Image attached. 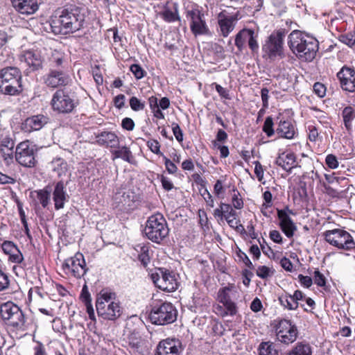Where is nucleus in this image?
I'll return each instance as SVG.
<instances>
[{
	"label": "nucleus",
	"instance_id": "nucleus-2",
	"mask_svg": "<svg viewBox=\"0 0 355 355\" xmlns=\"http://www.w3.org/2000/svg\"><path fill=\"white\" fill-rule=\"evenodd\" d=\"M84 16L78 8L63 10L59 17H55L46 27L55 35L68 34L81 28Z\"/></svg>",
	"mask_w": 355,
	"mask_h": 355
},
{
	"label": "nucleus",
	"instance_id": "nucleus-21",
	"mask_svg": "<svg viewBox=\"0 0 355 355\" xmlns=\"http://www.w3.org/2000/svg\"><path fill=\"white\" fill-rule=\"evenodd\" d=\"M44 84L52 88L64 86L69 84L71 79L64 72L59 70L51 69L43 77Z\"/></svg>",
	"mask_w": 355,
	"mask_h": 355
},
{
	"label": "nucleus",
	"instance_id": "nucleus-31",
	"mask_svg": "<svg viewBox=\"0 0 355 355\" xmlns=\"http://www.w3.org/2000/svg\"><path fill=\"white\" fill-rule=\"evenodd\" d=\"M214 216L215 218H220L223 219H228L231 217L237 216L236 212L233 209L231 204L220 202L219 207L214 211Z\"/></svg>",
	"mask_w": 355,
	"mask_h": 355
},
{
	"label": "nucleus",
	"instance_id": "nucleus-16",
	"mask_svg": "<svg viewBox=\"0 0 355 355\" xmlns=\"http://www.w3.org/2000/svg\"><path fill=\"white\" fill-rule=\"evenodd\" d=\"M62 269L67 275L76 278L82 277L87 271L83 254L78 252L73 257L67 259L62 264Z\"/></svg>",
	"mask_w": 355,
	"mask_h": 355
},
{
	"label": "nucleus",
	"instance_id": "nucleus-22",
	"mask_svg": "<svg viewBox=\"0 0 355 355\" xmlns=\"http://www.w3.org/2000/svg\"><path fill=\"white\" fill-rule=\"evenodd\" d=\"M181 352V343L175 338L161 340L156 347L155 355H179Z\"/></svg>",
	"mask_w": 355,
	"mask_h": 355
},
{
	"label": "nucleus",
	"instance_id": "nucleus-20",
	"mask_svg": "<svg viewBox=\"0 0 355 355\" xmlns=\"http://www.w3.org/2000/svg\"><path fill=\"white\" fill-rule=\"evenodd\" d=\"M288 214H293L288 207H286L285 209H277L280 229L288 238H292L297 227Z\"/></svg>",
	"mask_w": 355,
	"mask_h": 355
},
{
	"label": "nucleus",
	"instance_id": "nucleus-57",
	"mask_svg": "<svg viewBox=\"0 0 355 355\" xmlns=\"http://www.w3.org/2000/svg\"><path fill=\"white\" fill-rule=\"evenodd\" d=\"M116 155L118 157H121L128 162H131V151L130 150V148L126 146L121 147L116 152Z\"/></svg>",
	"mask_w": 355,
	"mask_h": 355
},
{
	"label": "nucleus",
	"instance_id": "nucleus-30",
	"mask_svg": "<svg viewBox=\"0 0 355 355\" xmlns=\"http://www.w3.org/2000/svg\"><path fill=\"white\" fill-rule=\"evenodd\" d=\"M218 17V24L221 35L224 37H226L234 30L235 26L234 22L236 20V18L232 16L228 17L223 15L221 13L219 14Z\"/></svg>",
	"mask_w": 355,
	"mask_h": 355
},
{
	"label": "nucleus",
	"instance_id": "nucleus-53",
	"mask_svg": "<svg viewBox=\"0 0 355 355\" xmlns=\"http://www.w3.org/2000/svg\"><path fill=\"white\" fill-rule=\"evenodd\" d=\"M211 86L215 87L216 92L218 93V94L221 98H224V99H227V100L231 99V96L230 94V90L227 89V88L222 87L220 85H219L216 83H213Z\"/></svg>",
	"mask_w": 355,
	"mask_h": 355
},
{
	"label": "nucleus",
	"instance_id": "nucleus-6",
	"mask_svg": "<svg viewBox=\"0 0 355 355\" xmlns=\"http://www.w3.org/2000/svg\"><path fill=\"white\" fill-rule=\"evenodd\" d=\"M324 240L335 248L350 252L355 249V241L344 228L328 230L322 233Z\"/></svg>",
	"mask_w": 355,
	"mask_h": 355
},
{
	"label": "nucleus",
	"instance_id": "nucleus-49",
	"mask_svg": "<svg viewBox=\"0 0 355 355\" xmlns=\"http://www.w3.org/2000/svg\"><path fill=\"white\" fill-rule=\"evenodd\" d=\"M339 41L349 47L355 44V33H347L339 36Z\"/></svg>",
	"mask_w": 355,
	"mask_h": 355
},
{
	"label": "nucleus",
	"instance_id": "nucleus-19",
	"mask_svg": "<svg viewBox=\"0 0 355 355\" xmlns=\"http://www.w3.org/2000/svg\"><path fill=\"white\" fill-rule=\"evenodd\" d=\"M279 121L275 132L279 138L293 139L298 134L293 121L284 116L278 117Z\"/></svg>",
	"mask_w": 355,
	"mask_h": 355
},
{
	"label": "nucleus",
	"instance_id": "nucleus-8",
	"mask_svg": "<svg viewBox=\"0 0 355 355\" xmlns=\"http://www.w3.org/2000/svg\"><path fill=\"white\" fill-rule=\"evenodd\" d=\"M178 312L170 302H157L152 306L149 319L155 324L165 325L176 320Z\"/></svg>",
	"mask_w": 355,
	"mask_h": 355
},
{
	"label": "nucleus",
	"instance_id": "nucleus-41",
	"mask_svg": "<svg viewBox=\"0 0 355 355\" xmlns=\"http://www.w3.org/2000/svg\"><path fill=\"white\" fill-rule=\"evenodd\" d=\"M208 329L209 334L212 336L220 337L224 334L225 328L218 320H211L208 326Z\"/></svg>",
	"mask_w": 355,
	"mask_h": 355
},
{
	"label": "nucleus",
	"instance_id": "nucleus-54",
	"mask_svg": "<svg viewBox=\"0 0 355 355\" xmlns=\"http://www.w3.org/2000/svg\"><path fill=\"white\" fill-rule=\"evenodd\" d=\"M325 164L327 166L331 169H336L339 165L338 158L334 154H329L326 156Z\"/></svg>",
	"mask_w": 355,
	"mask_h": 355
},
{
	"label": "nucleus",
	"instance_id": "nucleus-5",
	"mask_svg": "<svg viewBox=\"0 0 355 355\" xmlns=\"http://www.w3.org/2000/svg\"><path fill=\"white\" fill-rule=\"evenodd\" d=\"M169 228L166 220L160 213L148 217L144 229V234L155 243H161L168 235Z\"/></svg>",
	"mask_w": 355,
	"mask_h": 355
},
{
	"label": "nucleus",
	"instance_id": "nucleus-15",
	"mask_svg": "<svg viewBox=\"0 0 355 355\" xmlns=\"http://www.w3.org/2000/svg\"><path fill=\"white\" fill-rule=\"evenodd\" d=\"M247 42L252 53H258L259 46L254 31L250 28H243L235 35L234 44L239 53L243 52Z\"/></svg>",
	"mask_w": 355,
	"mask_h": 355
},
{
	"label": "nucleus",
	"instance_id": "nucleus-1",
	"mask_svg": "<svg viewBox=\"0 0 355 355\" xmlns=\"http://www.w3.org/2000/svg\"><path fill=\"white\" fill-rule=\"evenodd\" d=\"M288 45L293 53L304 62L313 61L319 49V42L315 37L299 30L288 35Z\"/></svg>",
	"mask_w": 355,
	"mask_h": 355
},
{
	"label": "nucleus",
	"instance_id": "nucleus-48",
	"mask_svg": "<svg viewBox=\"0 0 355 355\" xmlns=\"http://www.w3.org/2000/svg\"><path fill=\"white\" fill-rule=\"evenodd\" d=\"M263 202L261 205V213L264 216H267L266 210L268 209V208H270L272 206V193L268 190L265 191L263 193Z\"/></svg>",
	"mask_w": 355,
	"mask_h": 355
},
{
	"label": "nucleus",
	"instance_id": "nucleus-64",
	"mask_svg": "<svg viewBox=\"0 0 355 355\" xmlns=\"http://www.w3.org/2000/svg\"><path fill=\"white\" fill-rule=\"evenodd\" d=\"M300 284L304 288H310L313 284V279L309 276H305L300 274L297 277Z\"/></svg>",
	"mask_w": 355,
	"mask_h": 355
},
{
	"label": "nucleus",
	"instance_id": "nucleus-3",
	"mask_svg": "<svg viewBox=\"0 0 355 355\" xmlns=\"http://www.w3.org/2000/svg\"><path fill=\"white\" fill-rule=\"evenodd\" d=\"M286 31L280 28L273 31L262 45V57L270 61L283 59L285 57L284 41Z\"/></svg>",
	"mask_w": 355,
	"mask_h": 355
},
{
	"label": "nucleus",
	"instance_id": "nucleus-43",
	"mask_svg": "<svg viewBox=\"0 0 355 355\" xmlns=\"http://www.w3.org/2000/svg\"><path fill=\"white\" fill-rule=\"evenodd\" d=\"M314 283L318 286L322 288L324 291H329V286H327V279L325 276L320 272L318 268H316L313 273Z\"/></svg>",
	"mask_w": 355,
	"mask_h": 355
},
{
	"label": "nucleus",
	"instance_id": "nucleus-28",
	"mask_svg": "<svg viewBox=\"0 0 355 355\" xmlns=\"http://www.w3.org/2000/svg\"><path fill=\"white\" fill-rule=\"evenodd\" d=\"M1 248L4 253L9 256V260L10 261L17 263H21L22 262L24 257L13 242L4 241L2 243Z\"/></svg>",
	"mask_w": 355,
	"mask_h": 355
},
{
	"label": "nucleus",
	"instance_id": "nucleus-25",
	"mask_svg": "<svg viewBox=\"0 0 355 355\" xmlns=\"http://www.w3.org/2000/svg\"><path fill=\"white\" fill-rule=\"evenodd\" d=\"M15 10L23 15H32L39 8L37 0H11Z\"/></svg>",
	"mask_w": 355,
	"mask_h": 355
},
{
	"label": "nucleus",
	"instance_id": "nucleus-44",
	"mask_svg": "<svg viewBox=\"0 0 355 355\" xmlns=\"http://www.w3.org/2000/svg\"><path fill=\"white\" fill-rule=\"evenodd\" d=\"M64 58V55L62 52L53 50L51 51L49 57L50 66L52 67H59L62 64Z\"/></svg>",
	"mask_w": 355,
	"mask_h": 355
},
{
	"label": "nucleus",
	"instance_id": "nucleus-46",
	"mask_svg": "<svg viewBox=\"0 0 355 355\" xmlns=\"http://www.w3.org/2000/svg\"><path fill=\"white\" fill-rule=\"evenodd\" d=\"M236 255L237 257L236 261L239 263H243L245 264L246 267H248L250 270L254 269V266L252 264V261L248 257V255L243 252L239 248H237L236 250Z\"/></svg>",
	"mask_w": 355,
	"mask_h": 355
},
{
	"label": "nucleus",
	"instance_id": "nucleus-42",
	"mask_svg": "<svg viewBox=\"0 0 355 355\" xmlns=\"http://www.w3.org/2000/svg\"><path fill=\"white\" fill-rule=\"evenodd\" d=\"M234 288V285H228L220 288L217 293L216 300L220 303H224L227 301L231 300L230 292Z\"/></svg>",
	"mask_w": 355,
	"mask_h": 355
},
{
	"label": "nucleus",
	"instance_id": "nucleus-9",
	"mask_svg": "<svg viewBox=\"0 0 355 355\" xmlns=\"http://www.w3.org/2000/svg\"><path fill=\"white\" fill-rule=\"evenodd\" d=\"M21 73L16 67H6L0 71V92L15 95L21 90Z\"/></svg>",
	"mask_w": 355,
	"mask_h": 355
},
{
	"label": "nucleus",
	"instance_id": "nucleus-47",
	"mask_svg": "<svg viewBox=\"0 0 355 355\" xmlns=\"http://www.w3.org/2000/svg\"><path fill=\"white\" fill-rule=\"evenodd\" d=\"M262 130L268 137H271L275 135V132H276L274 129V122L272 116H268L266 118L262 127Z\"/></svg>",
	"mask_w": 355,
	"mask_h": 355
},
{
	"label": "nucleus",
	"instance_id": "nucleus-17",
	"mask_svg": "<svg viewBox=\"0 0 355 355\" xmlns=\"http://www.w3.org/2000/svg\"><path fill=\"white\" fill-rule=\"evenodd\" d=\"M339 85L342 90L355 93V68L344 65L336 73Z\"/></svg>",
	"mask_w": 355,
	"mask_h": 355
},
{
	"label": "nucleus",
	"instance_id": "nucleus-27",
	"mask_svg": "<svg viewBox=\"0 0 355 355\" xmlns=\"http://www.w3.org/2000/svg\"><path fill=\"white\" fill-rule=\"evenodd\" d=\"M48 122V118L44 115H35L29 117L24 123V129L26 132L40 130Z\"/></svg>",
	"mask_w": 355,
	"mask_h": 355
},
{
	"label": "nucleus",
	"instance_id": "nucleus-52",
	"mask_svg": "<svg viewBox=\"0 0 355 355\" xmlns=\"http://www.w3.org/2000/svg\"><path fill=\"white\" fill-rule=\"evenodd\" d=\"M162 159H163L166 171L169 174H171V175L176 174L178 168V166L175 165V164L165 155H163Z\"/></svg>",
	"mask_w": 355,
	"mask_h": 355
},
{
	"label": "nucleus",
	"instance_id": "nucleus-11",
	"mask_svg": "<svg viewBox=\"0 0 355 355\" xmlns=\"http://www.w3.org/2000/svg\"><path fill=\"white\" fill-rule=\"evenodd\" d=\"M185 17L189 22L191 32L195 37L211 35V31L205 19V15L198 8L187 10Z\"/></svg>",
	"mask_w": 355,
	"mask_h": 355
},
{
	"label": "nucleus",
	"instance_id": "nucleus-39",
	"mask_svg": "<svg viewBox=\"0 0 355 355\" xmlns=\"http://www.w3.org/2000/svg\"><path fill=\"white\" fill-rule=\"evenodd\" d=\"M259 355H278L275 345L270 341L261 342L258 347Z\"/></svg>",
	"mask_w": 355,
	"mask_h": 355
},
{
	"label": "nucleus",
	"instance_id": "nucleus-40",
	"mask_svg": "<svg viewBox=\"0 0 355 355\" xmlns=\"http://www.w3.org/2000/svg\"><path fill=\"white\" fill-rule=\"evenodd\" d=\"M98 141L110 147H114L119 143L116 135L110 132L101 133L99 137Z\"/></svg>",
	"mask_w": 355,
	"mask_h": 355
},
{
	"label": "nucleus",
	"instance_id": "nucleus-62",
	"mask_svg": "<svg viewBox=\"0 0 355 355\" xmlns=\"http://www.w3.org/2000/svg\"><path fill=\"white\" fill-rule=\"evenodd\" d=\"M241 275H242V279H243V284H244V286L245 287H249L250 286V282H251V278L253 277V273L252 272H251L249 269H243L241 272Z\"/></svg>",
	"mask_w": 355,
	"mask_h": 355
},
{
	"label": "nucleus",
	"instance_id": "nucleus-24",
	"mask_svg": "<svg viewBox=\"0 0 355 355\" xmlns=\"http://www.w3.org/2000/svg\"><path fill=\"white\" fill-rule=\"evenodd\" d=\"M169 1H167L163 7V10L157 13V15L167 23L180 21L178 5L177 3H173L172 6H169Z\"/></svg>",
	"mask_w": 355,
	"mask_h": 355
},
{
	"label": "nucleus",
	"instance_id": "nucleus-38",
	"mask_svg": "<svg viewBox=\"0 0 355 355\" xmlns=\"http://www.w3.org/2000/svg\"><path fill=\"white\" fill-rule=\"evenodd\" d=\"M31 196L35 200H37L38 202L40 203L44 208L47 207L51 198L50 192L45 189H41L32 192Z\"/></svg>",
	"mask_w": 355,
	"mask_h": 355
},
{
	"label": "nucleus",
	"instance_id": "nucleus-14",
	"mask_svg": "<svg viewBox=\"0 0 355 355\" xmlns=\"http://www.w3.org/2000/svg\"><path fill=\"white\" fill-rule=\"evenodd\" d=\"M1 318L8 324L15 327H21L25 322V318L20 308L11 302L4 303L1 306Z\"/></svg>",
	"mask_w": 355,
	"mask_h": 355
},
{
	"label": "nucleus",
	"instance_id": "nucleus-61",
	"mask_svg": "<svg viewBox=\"0 0 355 355\" xmlns=\"http://www.w3.org/2000/svg\"><path fill=\"white\" fill-rule=\"evenodd\" d=\"M223 182L224 180L221 179L217 180L214 185V193L218 197H219L225 192V186L223 185ZM225 187H227V186H225Z\"/></svg>",
	"mask_w": 355,
	"mask_h": 355
},
{
	"label": "nucleus",
	"instance_id": "nucleus-36",
	"mask_svg": "<svg viewBox=\"0 0 355 355\" xmlns=\"http://www.w3.org/2000/svg\"><path fill=\"white\" fill-rule=\"evenodd\" d=\"M306 128L310 141L314 143L322 141V137L319 131V128L313 122H309Z\"/></svg>",
	"mask_w": 355,
	"mask_h": 355
},
{
	"label": "nucleus",
	"instance_id": "nucleus-56",
	"mask_svg": "<svg viewBox=\"0 0 355 355\" xmlns=\"http://www.w3.org/2000/svg\"><path fill=\"white\" fill-rule=\"evenodd\" d=\"M225 220L230 227L234 228L236 231L242 230L245 232V229L243 226L241 224L240 220L237 218V216L231 217Z\"/></svg>",
	"mask_w": 355,
	"mask_h": 355
},
{
	"label": "nucleus",
	"instance_id": "nucleus-63",
	"mask_svg": "<svg viewBox=\"0 0 355 355\" xmlns=\"http://www.w3.org/2000/svg\"><path fill=\"white\" fill-rule=\"evenodd\" d=\"M214 55L219 59L223 60L225 58V49L220 44L215 43L212 46Z\"/></svg>",
	"mask_w": 355,
	"mask_h": 355
},
{
	"label": "nucleus",
	"instance_id": "nucleus-33",
	"mask_svg": "<svg viewBox=\"0 0 355 355\" xmlns=\"http://www.w3.org/2000/svg\"><path fill=\"white\" fill-rule=\"evenodd\" d=\"M313 348L309 343L298 342L286 353V355H312Z\"/></svg>",
	"mask_w": 355,
	"mask_h": 355
},
{
	"label": "nucleus",
	"instance_id": "nucleus-4",
	"mask_svg": "<svg viewBox=\"0 0 355 355\" xmlns=\"http://www.w3.org/2000/svg\"><path fill=\"white\" fill-rule=\"evenodd\" d=\"M154 285L165 292H174L180 285L178 275L173 270L164 268L157 267L148 272Z\"/></svg>",
	"mask_w": 355,
	"mask_h": 355
},
{
	"label": "nucleus",
	"instance_id": "nucleus-45",
	"mask_svg": "<svg viewBox=\"0 0 355 355\" xmlns=\"http://www.w3.org/2000/svg\"><path fill=\"white\" fill-rule=\"evenodd\" d=\"M135 343V349L141 355H146L149 353V343L147 340L143 338H137Z\"/></svg>",
	"mask_w": 355,
	"mask_h": 355
},
{
	"label": "nucleus",
	"instance_id": "nucleus-58",
	"mask_svg": "<svg viewBox=\"0 0 355 355\" xmlns=\"http://www.w3.org/2000/svg\"><path fill=\"white\" fill-rule=\"evenodd\" d=\"M253 164H254V173H255V175H256L257 180L259 182H263V175H264L265 170H264L262 164L259 161H254L253 162Z\"/></svg>",
	"mask_w": 355,
	"mask_h": 355
},
{
	"label": "nucleus",
	"instance_id": "nucleus-32",
	"mask_svg": "<svg viewBox=\"0 0 355 355\" xmlns=\"http://www.w3.org/2000/svg\"><path fill=\"white\" fill-rule=\"evenodd\" d=\"M25 62L32 70H37L42 67V59L40 54L37 51H26L24 54Z\"/></svg>",
	"mask_w": 355,
	"mask_h": 355
},
{
	"label": "nucleus",
	"instance_id": "nucleus-35",
	"mask_svg": "<svg viewBox=\"0 0 355 355\" xmlns=\"http://www.w3.org/2000/svg\"><path fill=\"white\" fill-rule=\"evenodd\" d=\"M49 165L50 168L57 173L58 175L60 177L65 175L68 171V164L67 162L60 157L53 159Z\"/></svg>",
	"mask_w": 355,
	"mask_h": 355
},
{
	"label": "nucleus",
	"instance_id": "nucleus-50",
	"mask_svg": "<svg viewBox=\"0 0 355 355\" xmlns=\"http://www.w3.org/2000/svg\"><path fill=\"white\" fill-rule=\"evenodd\" d=\"M147 146L152 153L163 157L164 155L160 150V144L157 139H149L147 141Z\"/></svg>",
	"mask_w": 355,
	"mask_h": 355
},
{
	"label": "nucleus",
	"instance_id": "nucleus-18",
	"mask_svg": "<svg viewBox=\"0 0 355 355\" xmlns=\"http://www.w3.org/2000/svg\"><path fill=\"white\" fill-rule=\"evenodd\" d=\"M305 298V294L300 290H296L291 295L286 291L278 297L279 304L284 309L288 311H295L298 309L300 301H303Z\"/></svg>",
	"mask_w": 355,
	"mask_h": 355
},
{
	"label": "nucleus",
	"instance_id": "nucleus-34",
	"mask_svg": "<svg viewBox=\"0 0 355 355\" xmlns=\"http://www.w3.org/2000/svg\"><path fill=\"white\" fill-rule=\"evenodd\" d=\"M227 188L229 189V191L232 193L231 205L233 207L236 209H243L244 206L243 200L234 184L230 183L227 185Z\"/></svg>",
	"mask_w": 355,
	"mask_h": 355
},
{
	"label": "nucleus",
	"instance_id": "nucleus-29",
	"mask_svg": "<svg viewBox=\"0 0 355 355\" xmlns=\"http://www.w3.org/2000/svg\"><path fill=\"white\" fill-rule=\"evenodd\" d=\"M67 197L63 182H58L53 193V200L55 209H60L64 207L65 202L67 201Z\"/></svg>",
	"mask_w": 355,
	"mask_h": 355
},
{
	"label": "nucleus",
	"instance_id": "nucleus-37",
	"mask_svg": "<svg viewBox=\"0 0 355 355\" xmlns=\"http://www.w3.org/2000/svg\"><path fill=\"white\" fill-rule=\"evenodd\" d=\"M342 116L345 128L351 130L352 121L355 119V110L351 106L345 107L342 111Z\"/></svg>",
	"mask_w": 355,
	"mask_h": 355
},
{
	"label": "nucleus",
	"instance_id": "nucleus-10",
	"mask_svg": "<svg viewBox=\"0 0 355 355\" xmlns=\"http://www.w3.org/2000/svg\"><path fill=\"white\" fill-rule=\"evenodd\" d=\"M273 328L277 340L282 344H291L297 338L299 334L297 327L291 320L285 318L275 320Z\"/></svg>",
	"mask_w": 355,
	"mask_h": 355
},
{
	"label": "nucleus",
	"instance_id": "nucleus-60",
	"mask_svg": "<svg viewBox=\"0 0 355 355\" xmlns=\"http://www.w3.org/2000/svg\"><path fill=\"white\" fill-rule=\"evenodd\" d=\"M313 89V92L320 98L324 97L326 94V87L322 83L316 82L315 83H314Z\"/></svg>",
	"mask_w": 355,
	"mask_h": 355
},
{
	"label": "nucleus",
	"instance_id": "nucleus-51",
	"mask_svg": "<svg viewBox=\"0 0 355 355\" xmlns=\"http://www.w3.org/2000/svg\"><path fill=\"white\" fill-rule=\"evenodd\" d=\"M273 271L271 270V268L266 266H259L256 270L257 275L263 279L270 277Z\"/></svg>",
	"mask_w": 355,
	"mask_h": 355
},
{
	"label": "nucleus",
	"instance_id": "nucleus-13",
	"mask_svg": "<svg viewBox=\"0 0 355 355\" xmlns=\"http://www.w3.org/2000/svg\"><path fill=\"white\" fill-rule=\"evenodd\" d=\"M36 152L35 146L32 143L29 141H22L16 147V161L24 167H33L36 164Z\"/></svg>",
	"mask_w": 355,
	"mask_h": 355
},
{
	"label": "nucleus",
	"instance_id": "nucleus-12",
	"mask_svg": "<svg viewBox=\"0 0 355 355\" xmlns=\"http://www.w3.org/2000/svg\"><path fill=\"white\" fill-rule=\"evenodd\" d=\"M76 104L75 96L67 89H58L51 101L53 110L60 113L71 112Z\"/></svg>",
	"mask_w": 355,
	"mask_h": 355
},
{
	"label": "nucleus",
	"instance_id": "nucleus-7",
	"mask_svg": "<svg viewBox=\"0 0 355 355\" xmlns=\"http://www.w3.org/2000/svg\"><path fill=\"white\" fill-rule=\"evenodd\" d=\"M114 294L101 291L97 296L96 308L99 316L105 320H115L121 315V307L114 301Z\"/></svg>",
	"mask_w": 355,
	"mask_h": 355
},
{
	"label": "nucleus",
	"instance_id": "nucleus-55",
	"mask_svg": "<svg viewBox=\"0 0 355 355\" xmlns=\"http://www.w3.org/2000/svg\"><path fill=\"white\" fill-rule=\"evenodd\" d=\"M221 304L226 309V311L230 316L235 315L238 312V307L232 300L227 301L226 302L222 303Z\"/></svg>",
	"mask_w": 355,
	"mask_h": 355
},
{
	"label": "nucleus",
	"instance_id": "nucleus-26",
	"mask_svg": "<svg viewBox=\"0 0 355 355\" xmlns=\"http://www.w3.org/2000/svg\"><path fill=\"white\" fill-rule=\"evenodd\" d=\"M135 250L138 252L137 259L141 265L146 268L150 262L153 251L148 242L137 245Z\"/></svg>",
	"mask_w": 355,
	"mask_h": 355
},
{
	"label": "nucleus",
	"instance_id": "nucleus-23",
	"mask_svg": "<svg viewBox=\"0 0 355 355\" xmlns=\"http://www.w3.org/2000/svg\"><path fill=\"white\" fill-rule=\"evenodd\" d=\"M275 164L284 171L291 172L297 166V157L293 152L284 151L279 154Z\"/></svg>",
	"mask_w": 355,
	"mask_h": 355
},
{
	"label": "nucleus",
	"instance_id": "nucleus-59",
	"mask_svg": "<svg viewBox=\"0 0 355 355\" xmlns=\"http://www.w3.org/2000/svg\"><path fill=\"white\" fill-rule=\"evenodd\" d=\"M173 133L176 139V140L179 142H182L184 139L183 138V132L180 127L179 124L175 122H173L171 124Z\"/></svg>",
	"mask_w": 355,
	"mask_h": 355
}]
</instances>
